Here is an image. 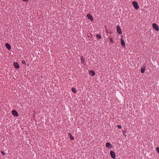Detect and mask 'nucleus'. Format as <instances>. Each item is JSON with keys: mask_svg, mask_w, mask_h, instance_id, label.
Here are the masks:
<instances>
[{"mask_svg": "<svg viewBox=\"0 0 159 159\" xmlns=\"http://www.w3.org/2000/svg\"><path fill=\"white\" fill-rule=\"evenodd\" d=\"M132 4L136 10H137L139 8V6L137 2L133 1L132 2Z\"/></svg>", "mask_w": 159, "mask_h": 159, "instance_id": "obj_1", "label": "nucleus"}, {"mask_svg": "<svg viewBox=\"0 0 159 159\" xmlns=\"http://www.w3.org/2000/svg\"><path fill=\"white\" fill-rule=\"evenodd\" d=\"M153 28L156 31H158L159 28L158 25L155 23H153L152 25Z\"/></svg>", "mask_w": 159, "mask_h": 159, "instance_id": "obj_2", "label": "nucleus"}, {"mask_svg": "<svg viewBox=\"0 0 159 159\" xmlns=\"http://www.w3.org/2000/svg\"><path fill=\"white\" fill-rule=\"evenodd\" d=\"M11 113L12 115L15 117H17L19 116V114L15 110H13Z\"/></svg>", "mask_w": 159, "mask_h": 159, "instance_id": "obj_3", "label": "nucleus"}, {"mask_svg": "<svg viewBox=\"0 0 159 159\" xmlns=\"http://www.w3.org/2000/svg\"><path fill=\"white\" fill-rule=\"evenodd\" d=\"M116 29L118 33L120 34H122V32L119 25H117Z\"/></svg>", "mask_w": 159, "mask_h": 159, "instance_id": "obj_4", "label": "nucleus"}, {"mask_svg": "<svg viewBox=\"0 0 159 159\" xmlns=\"http://www.w3.org/2000/svg\"><path fill=\"white\" fill-rule=\"evenodd\" d=\"M110 154L111 157L113 159L115 158V154L113 151H111L110 152Z\"/></svg>", "mask_w": 159, "mask_h": 159, "instance_id": "obj_5", "label": "nucleus"}, {"mask_svg": "<svg viewBox=\"0 0 159 159\" xmlns=\"http://www.w3.org/2000/svg\"><path fill=\"white\" fill-rule=\"evenodd\" d=\"M87 17L89 20H90V21H92L93 20V17L90 15L89 14H88L87 15Z\"/></svg>", "mask_w": 159, "mask_h": 159, "instance_id": "obj_6", "label": "nucleus"}, {"mask_svg": "<svg viewBox=\"0 0 159 159\" xmlns=\"http://www.w3.org/2000/svg\"><path fill=\"white\" fill-rule=\"evenodd\" d=\"M106 147L107 148H111L112 147V145L109 142H107L106 143Z\"/></svg>", "mask_w": 159, "mask_h": 159, "instance_id": "obj_7", "label": "nucleus"}, {"mask_svg": "<svg viewBox=\"0 0 159 159\" xmlns=\"http://www.w3.org/2000/svg\"><path fill=\"white\" fill-rule=\"evenodd\" d=\"M14 65L15 68L17 69L19 68L20 66L18 63L17 62H14Z\"/></svg>", "mask_w": 159, "mask_h": 159, "instance_id": "obj_8", "label": "nucleus"}, {"mask_svg": "<svg viewBox=\"0 0 159 159\" xmlns=\"http://www.w3.org/2000/svg\"><path fill=\"white\" fill-rule=\"evenodd\" d=\"M80 61L81 62L83 63L84 65H85V60L84 57L83 56H82L81 57Z\"/></svg>", "mask_w": 159, "mask_h": 159, "instance_id": "obj_9", "label": "nucleus"}, {"mask_svg": "<svg viewBox=\"0 0 159 159\" xmlns=\"http://www.w3.org/2000/svg\"><path fill=\"white\" fill-rule=\"evenodd\" d=\"M5 46L7 49H8L9 50H10L11 49V45L9 43H6L5 44Z\"/></svg>", "mask_w": 159, "mask_h": 159, "instance_id": "obj_10", "label": "nucleus"}, {"mask_svg": "<svg viewBox=\"0 0 159 159\" xmlns=\"http://www.w3.org/2000/svg\"><path fill=\"white\" fill-rule=\"evenodd\" d=\"M89 74L92 76H94L95 75V73L93 70H91L89 72Z\"/></svg>", "mask_w": 159, "mask_h": 159, "instance_id": "obj_11", "label": "nucleus"}, {"mask_svg": "<svg viewBox=\"0 0 159 159\" xmlns=\"http://www.w3.org/2000/svg\"><path fill=\"white\" fill-rule=\"evenodd\" d=\"M121 45L123 47H125V42L122 39H121Z\"/></svg>", "mask_w": 159, "mask_h": 159, "instance_id": "obj_12", "label": "nucleus"}, {"mask_svg": "<svg viewBox=\"0 0 159 159\" xmlns=\"http://www.w3.org/2000/svg\"><path fill=\"white\" fill-rule=\"evenodd\" d=\"M68 134L69 135V137L70 138V139L71 140H74V138L73 136L70 133H68Z\"/></svg>", "mask_w": 159, "mask_h": 159, "instance_id": "obj_13", "label": "nucleus"}, {"mask_svg": "<svg viewBox=\"0 0 159 159\" xmlns=\"http://www.w3.org/2000/svg\"><path fill=\"white\" fill-rule=\"evenodd\" d=\"M145 71V67H142L141 69V72L142 73H144Z\"/></svg>", "mask_w": 159, "mask_h": 159, "instance_id": "obj_14", "label": "nucleus"}, {"mask_svg": "<svg viewBox=\"0 0 159 159\" xmlns=\"http://www.w3.org/2000/svg\"><path fill=\"white\" fill-rule=\"evenodd\" d=\"M71 90L74 93H76V91L75 88H71Z\"/></svg>", "mask_w": 159, "mask_h": 159, "instance_id": "obj_15", "label": "nucleus"}, {"mask_svg": "<svg viewBox=\"0 0 159 159\" xmlns=\"http://www.w3.org/2000/svg\"><path fill=\"white\" fill-rule=\"evenodd\" d=\"M21 62H22V63L23 64H25V65H27V66H29V63H28V64H27L26 63V62L25 61L22 60V61H21Z\"/></svg>", "mask_w": 159, "mask_h": 159, "instance_id": "obj_16", "label": "nucleus"}, {"mask_svg": "<svg viewBox=\"0 0 159 159\" xmlns=\"http://www.w3.org/2000/svg\"><path fill=\"white\" fill-rule=\"evenodd\" d=\"M96 36L98 39H101V36L100 35L97 34H96Z\"/></svg>", "mask_w": 159, "mask_h": 159, "instance_id": "obj_17", "label": "nucleus"}, {"mask_svg": "<svg viewBox=\"0 0 159 159\" xmlns=\"http://www.w3.org/2000/svg\"><path fill=\"white\" fill-rule=\"evenodd\" d=\"M126 131L125 130H123L122 131V134L124 135L125 137H126V135L125 134Z\"/></svg>", "mask_w": 159, "mask_h": 159, "instance_id": "obj_18", "label": "nucleus"}, {"mask_svg": "<svg viewBox=\"0 0 159 159\" xmlns=\"http://www.w3.org/2000/svg\"><path fill=\"white\" fill-rule=\"evenodd\" d=\"M109 40L110 43H113V40L111 38H110L109 39Z\"/></svg>", "mask_w": 159, "mask_h": 159, "instance_id": "obj_19", "label": "nucleus"}, {"mask_svg": "<svg viewBox=\"0 0 159 159\" xmlns=\"http://www.w3.org/2000/svg\"><path fill=\"white\" fill-rule=\"evenodd\" d=\"M117 127L120 129H121L122 128V126L120 125H117Z\"/></svg>", "mask_w": 159, "mask_h": 159, "instance_id": "obj_20", "label": "nucleus"}, {"mask_svg": "<svg viewBox=\"0 0 159 159\" xmlns=\"http://www.w3.org/2000/svg\"><path fill=\"white\" fill-rule=\"evenodd\" d=\"M156 149L157 151V152L159 153V148H158V147H157Z\"/></svg>", "mask_w": 159, "mask_h": 159, "instance_id": "obj_21", "label": "nucleus"}, {"mask_svg": "<svg viewBox=\"0 0 159 159\" xmlns=\"http://www.w3.org/2000/svg\"><path fill=\"white\" fill-rule=\"evenodd\" d=\"M1 153L2 155H5V153L3 151H2Z\"/></svg>", "mask_w": 159, "mask_h": 159, "instance_id": "obj_22", "label": "nucleus"}]
</instances>
